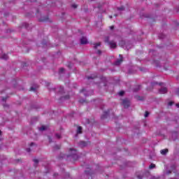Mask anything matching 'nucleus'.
<instances>
[{
    "label": "nucleus",
    "instance_id": "34",
    "mask_svg": "<svg viewBox=\"0 0 179 179\" xmlns=\"http://www.w3.org/2000/svg\"><path fill=\"white\" fill-rule=\"evenodd\" d=\"M139 70H140L141 72H145V69H144V68L140 67V68H139Z\"/></svg>",
    "mask_w": 179,
    "mask_h": 179
},
{
    "label": "nucleus",
    "instance_id": "52",
    "mask_svg": "<svg viewBox=\"0 0 179 179\" xmlns=\"http://www.w3.org/2000/svg\"><path fill=\"white\" fill-rule=\"evenodd\" d=\"M33 145H34V143H31V146H33Z\"/></svg>",
    "mask_w": 179,
    "mask_h": 179
},
{
    "label": "nucleus",
    "instance_id": "28",
    "mask_svg": "<svg viewBox=\"0 0 179 179\" xmlns=\"http://www.w3.org/2000/svg\"><path fill=\"white\" fill-rule=\"evenodd\" d=\"M64 71H65V69L62 68V69H59V73H63Z\"/></svg>",
    "mask_w": 179,
    "mask_h": 179
},
{
    "label": "nucleus",
    "instance_id": "54",
    "mask_svg": "<svg viewBox=\"0 0 179 179\" xmlns=\"http://www.w3.org/2000/svg\"><path fill=\"white\" fill-rule=\"evenodd\" d=\"M17 162H20V159H17Z\"/></svg>",
    "mask_w": 179,
    "mask_h": 179
},
{
    "label": "nucleus",
    "instance_id": "17",
    "mask_svg": "<svg viewBox=\"0 0 179 179\" xmlns=\"http://www.w3.org/2000/svg\"><path fill=\"white\" fill-rule=\"evenodd\" d=\"M77 134H82V127L80 126L78 127Z\"/></svg>",
    "mask_w": 179,
    "mask_h": 179
},
{
    "label": "nucleus",
    "instance_id": "56",
    "mask_svg": "<svg viewBox=\"0 0 179 179\" xmlns=\"http://www.w3.org/2000/svg\"><path fill=\"white\" fill-rule=\"evenodd\" d=\"M113 17V16H110V18L111 19Z\"/></svg>",
    "mask_w": 179,
    "mask_h": 179
},
{
    "label": "nucleus",
    "instance_id": "33",
    "mask_svg": "<svg viewBox=\"0 0 179 179\" xmlns=\"http://www.w3.org/2000/svg\"><path fill=\"white\" fill-rule=\"evenodd\" d=\"M151 85L152 86H155V85H158V83H157V82H152V83H151Z\"/></svg>",
    "mask_w": 179,
    "mask_h": 179
},
{
    "label": "nucleus",
    "instance_id": "37",
    "mask_svg": "<svg viewBox=\"0 0 179 179\" xmlns=\"http://www.w3.org/2000/svg\"><path fill=\"white\" fill-rule=\"evenodd\" d=\"M31 151V150L30 148H27V152L28 153H30Z\"/></svg>",
    "mask_w": 179,
    "mask_h": 179
},
{
    "label": "nucleus",
    "instance_id": "49",
    "mask_svg": "<svg viewBox=\"0 0 179 179\" xmlns=\"http://www.w3.org/2000/svg\"><path fill=\"white\" fill-rule=\"evenodd\" d=\"M56 149H59V147L58 145L55 146Z\"/></svg>",
    "mask_w": 179,
    "mask_h": 179
},
{
    "label": "nucleus",
    "instance_id": "13",
    "mask_svg": "<svg viewBox=\"0 0 179 179\" xmlns=\"http://www.w3.org/2000/svg\"><path fill=\"white\" fill-rule=\"evenodd\" d=\"M39 22H48V17H41L39 19Z\"/></svg>",
    "mask_w": 179,
    "mask_h": 179
},
{
    "label": "nucleus",
    "instance_id": "21",
    "mask_svg": "<svg viewBox=\"0 0 179 179\" xmlns=\"http://www.w3.org/2000/svg\"><path fill=\"white\" fill-rule=\"evenodd\" d=\"M55 138H57V139H61L62 136H61V134H55Z\"/></svg>",
    "mask_w": 179,
    "mask_h": 179
},
{
    "label": "nucleus",
    "instance_id": "48",
    "mask_svg": "<svg viewBox=\"0 0 179 179\" xmlns=\"http://www.w3.org/2000/svg\"><path fill=\"white\" fill-rule=\"evenodd\" d=\"M167 174H171V171H169L167 172Z\"/></svg>",
    "mask_w": 179,
    "mask_h": 179
},
{
    "label": "nucleus",
    "instance_id": "19",
    "mask_svg": "<svg viewBox=\"0 0 179 179\" xmlns=\"http://www.w3.org/2000/svg\"><path fill=\"white\" fill-rule=\"evenodd\" d=\"M22 27H24V29H28L29 27V24L27 22H24L22 24Z\"/></svg>",
    "mask_w": 179,
    "mask_h": 179
},
{
    "label": "nucleus",
    "instance_id": "24",
    "mask_svg": "<svg viewBox=\"0 0 179 179\" xmlns=\"http://www.w3.org/2000/svg\"><path fill=\"white\" fill-rule=\"evenodd\" d=\"M58 89H59V93H64V87H59Z\"/></svg>",
    "mask_w": 179,
    "mask_h": 179
},
{
    "label": "nucleus",
    "instance_id": "57",
    "mask_svg": "<svg viewBox=\"0 0 179 179\" xmlns=\"http://www.w3.org/2000/svg\"><path fill=\"white\" fill-rule=\"evenodd\" d=\"M91 1H94V0H91Z\"/></svg>",
    "mask_w": 179,
    "mask_h": 179
},
{
    "label": "nucleus",
    "instance_id": "51",
    "mask_svg": "<svg viewBox=\"0 0 179 179\" xmlns=\"http://www.w3.org/2000/svg\"><path fill=\"white\" fill-rule=\"evenodd\" d=\"M55 90V88H52L51 90Z\"/></svg>",
    "mask_w": 179,
    "mask_h": 179
},
{
    "label": "nucleus",
    "instance_id": "50",
    "mask_svg": "<svg viewBox=\"0 0 179 179\" xmlns=\"http://www.w3.org/2000/svg\"><path fill=\"white\" fill-rule=\"evenodd\" d=\"M176 107H178V108H179V103L176 104Z\"/></svg>",
    "mask_w": 179,
    "mask_h": 179
},
{
    "label": "nucleus",
    "instance_id": "10",
    "mask_svg": "<svg viewBox=\"0 0 179 179\" xmlns=\"http://www.w3.org/2000/svg\"><path fill=\"white\" fill-rule=\"evenodd\" d=\"M87 145V143L85 141H80L79 142V146H80V148H85V147H86Z\"/></svg>",
    "mask_w": 179,
    "mask_h": 179
},
{
    "label": "nucleus",
    "instance_id": "1",
    "mask_svg": "<svg viewBox=\"0 0 179 179\" xmlns=\"http://www.w3.org/2000/svg\"><path fill=\"white\" fill-rule=\"evenodd\" d=\"M67 157H72L73 160H78V152L73 148L69 149V155H67Z\"/></svg>",
    "mask_w": 179,
    "mask_h": 179
},
{
    "label": "nucleus",
    "instance_id": "45",
    "mask_svg": "<svg viewBox=\"0 0 179 179\" xmlns=\"http://www.w3.org/2000/svg\"><path fill=\"white\" fill-rule=\"evenodd\" d=\"M172 104H173V103L172 101L169 103V106H171Z\"/></svg>",
    "mask_w": 179,
    "mask_h": 179
},
{
    "label": "nucleus",
    "instance_id": "39",
    "mask_svg": "<svg viewBox=\"0 0 179 179\" xmlns=\"http://www.w3.org/2000/svg\"><path fill=\"white\" fill-rule=\"evenodd\" d=\"M64 99H69V95H66V96L64 97Z\"/></svg>",
    "mask_w": 179,
    "mask_h": 179
},
{
    "label": "nucleus",
    "instance_id": "40",
    "mask_svg": "<svg viewBox=\"0 0 179 179\" xmlns=\"http://www.w3.org/2000/svg\"><path fill=\"white\" fill-rule=\"evenodd\" d=\"M150 179H159V178H156V177L153 176Z\"/></svg>",
    "mask_w": 179,
    "mask_h": 179
},
{
    "label": "nucleus",
    "instance_id": "7",
    "mask_svg": "<svg viewBox=\"0 0 179 179\" xmlns=\"http://www.w3.org/2000/svg\"><path fill=\"white\" fill-rule=\"evenodd\" d=\"M80 44L85 45V44H87V38L85 36H83L80 40Z\"/></svg>",
    "mask_w": 179,
    "mask_h": 179
},
{
    "label": "nucleus",
    "instance_id": "46",
    "mask_svg": "<svg viewBox=\"0 0 179 179\" xmlns=\"http://www.w3.org/2000/svg\"><path fill=\"white\" fill-rule=\"evenodd\" d=\"M80 103H85V100H80Z\"/></svg>",
    "mask_w": 179,
    "mask_h": 179
},
{
    "label": "nucleus",
    "instance_id": "30",
    "mask_svg": "<svg viewBox=\"0 0 179 179\" xmlns=\"http://www.w3.org/2000/svg\"><path fill=\"white\" fill-rule=\"evenodd\" d=\"M72 8H73V9H76V8H78V5L76 4H72Z\"/></svg>",
    "mask_w": 179,
    "mask_h": 179
},
{
    "label": "nucleus",
    "instance_id": "53",
    "mask_svg": "<svg viewBox=\"0 0 179 179\" xmlns=\"http://www.w3.org/2000/svg\"><path fill=\"white\" fill-rule=\"evenodd\" d=\"M1 134H2V131L0 130V135H1Z\"/></svg>",
    "mask_w": 179,
    "mask_h": 179
},
{
    "label": "nucleus",
    "instance_id": "16",
    "mask_svg": "<svg viewBox=\"0 0 179 179\" xmlns=\"http://www.w3.org/2000/svg\"><path fill=\"white\" fill-rule=\"evenodd\" d=\"M97 78V75H93L87 77L88 80H90V79H96Z\"/></svg>",
    "mask_w": 179,
    "mask_h": 179
},
{
    "label": "nucleus",
    "instance_id": "4",
    "mask_svg": "<svg viewBox=\"0 0 179 179\" xmlns=\"http://www.w3.org/2000/svg\"><path fill=\"white\" fill-rule=\"evenodd\" d=\"M119 57H120V59H117L115 62V65H116L117 66H118L119 65H121V64H122V62L124 61V58L122 57V55H120Z\"/></svg>",
    "mask_w": 179,
    "mask_h": 179
},
{
    "label": "nucleus",
    "instance_id": "2",
    "mask_svg": "<svg viewBox=\"0 0 179 179\" xmlns=\"http://www.w3.org/2000/svg\"><path fill=\"white\" fill-rule=\"evenodd\" d=\"M120 45L123 48H124V50H129L133 47L132 43H131V42H127V43H125V42L122 41L120 43Z\"/></svg>",
    "mask_w": 179,
    "mask_h": 179
},
{
    "label": "nucleus",
    "instance_id": "47",
    "mask_svg": "<svg viewBox=\"0 0 179 179\" xmlns=\"http://www.w3.org/2000/svg\"><path fill=\"white\" fill-rule=\"evenodd\" d=\"M137 177L138 179H142V176H138Z\"/></svg>",
    "mask_w": 179,
    "mask_h": 179
},
{
    "label": "nucleus",
    "instance_id": "32",
    "mask_svg": "<svg viewBox=\"0 0 179 179\" xmlns=\"http://www.w3.org/2000/svg\"><path fill=\"white\" fill-rule=\"evenodd\" d=\"M124 91H121L119 92V96H124Z\"/></svg>",
    "mask_w": 179,
    "mask_h": 179
},
{
    "label": "nucleus",
    "instance_id": "38",
    "mask_svg": "<svg viewBox=\"0 0 179 179\" xmlns=\"http://www.w3.org/2000/svg\"><path fill=\"white\" fill-rule=\"evenodd\" d=\"M68 67L69 68H72V63H69V65H68Z\"/></svg>",
    "mask_w": 179,
    "mask_h": 179
},
{
    "label": "nucleus",
    "instance_id": "3",
    "mask_svg": "<svg viewBox=\"0 0 179 179\" xmlns=\"http://www.w3.org/2000/svg\"><path fill=\"white\" fill-rule=\"evenodd\" d=\"M80 93H84V96H85V97H87V96H92V94H93L94 93V91L91 90L90 91L86 92V90L83 89L80 90Z\"/></svg>",
    "mask_w": 179,
    "mask_h": 179
},
{
    "label": "nucleus",
    "instance_id": "55",
    "mask_svg": "<svg viewBox=\"0 0 179 179\" xmlns=\"http://www.w3.org/2000/svg\"><path fill=\"white\" fill-rule=\"evenodd\" d=\"M114 16H117V14H115Z\"/></svg>",
    "mask_w": 179,
    "mask_h": 179
},
{
    "label": "nucleus",
    "instance_id": "42",
    "mask_svg": "<svg viewBox=\"0 0 179 179\" xmlns=\"http://www.w3.org/2000/svg\"><path fill=\"white\" fill-rule=\"evenodd\" d=\"M42 44H43V45H47V43H45V42H43Z\"/></svg>",
    "mask_w": 179,
    "mask_h": 179
},
{
    "label": "nucleus",
    "instance_id": "36",
    "mask_svg": "<svg viewBox=\"0 0 179 179\" xmlns=\"http://www.w3.org/2000/svg\"><path fill=\"white\" fill-rule=\"evenodd\" d=\"M137 99L138 100H143V98L142 96H137Z\"/></svg>",
    "mask_w": 179,
    "mask_h": 179
},
{
    "label": "nucleus",
    "instance_id": "12",
    "mask_svg": "<svg viewBox=\"0 0 179 179\" xmlns=\"http://www.w3.org/2000/svg\"><path fill=\"white\" fill-rule=\"evenodd\" d=\"M1 59L6 60L9 59V57L8 56V55L3 54L1 55Z\"/></svg>",
    "mask_w": 179,
    "mask_h": 179
},
{
    "label": "nucleus",
    "instance_id": "18",
    "mask_svg": "<svg viewBox=\"0 0 179 179\" xmlns=\"http://www.w3.org/2000/svg\"><path fill=\"white\" fill-rule=\"evenodd\" d=\"M117 10H119V12H122L125 10V8L124 6L119 7L117 8Z\"/></svg>",
    "mask_w": 179,
    "mask_h": 179
},
{
    "label": "nucleus",
    "instance_id": "25",
    "mask_svg": "<svg viewBox=\"0 0 179 179\" xmlns=\"http://www.w3.org/2000/svg\"><path fill=\"white\" fill-rule=\"evenodd\" d=\"M30 90H31V92H36V90H37V87H31Z\"/></svg>",
    "mask_w": 179,
    "mask_h": 179
},
{
    "label": "nucleus",
    "instance_id": "15",
    "mask_svg": "<svg viewBox=\"0 0 179 179\" xmlns=\"http://www.w3.org/2000/svg\"><path fill=\"white\" fill-rule=\"evenodd\" d=\"M104 41L105 43H107V44H110V43L111 42L110 41V37L108 36L105 37Z\"/></svg>",
    "mask_w": 179,
    "mask_h": 179
},
{
    "label": "nucleus",
    "instance_id": "44",
    "mask_svg": "<svg viewBox=\"0 0 179 179\" xmlns=\"http://www.w3.org/2000/svg\"><path fill=\"white\" fill-rule=\"evenodd\" d=\"M176 94H178V96H179V88L177 90Z\"/></svg>",
    "mask_w": 179,
    "mask_h": 179
},
{
    "label": "nucleus",
    "instance_id": "9",
    "mask_svg": "<svg viewBox=\"0 0 179 179\" xmlns=\"http://www.w3.org/2000/svg\"><path fill=\"white\" fill-rule=\"evenodd\" d=\"M108 114H110V110L104 112V113L101 117V120H104V118H107V117H108Z\"/></svg>",
    "mask_w": 179,
    "mask_h": 179
},
{
    "label": "nucleus",
    "instance_id": "35",
    "mask_svg": "<svg viewBox=\"0 0 179 179\" xmlns=\"http://www.w3.org/2000/svg\"><path fill=\"white\" fill-rule=\"evenodd\" d=\"M96 54H98V55H101V50H98L96 52Z\"/></svg>",
    "mask_w": 179,
    "mask_h": 179
},
{
    "label": "nucleus",
    "instance_id": "31",
    "mask_svg": "<svg viewBox=\"0 0 179 179\" xmlns=\"http://www.w3.org/2000/svg\"><path fill=\"white\" fill-rule=\"evenodd\" d=\"M8 100V96H5L2 98V101H6Z\"/></svg>",
    "mask_w": 179,
    "mask_h": 179
},
{
    "label": "nucleus",
    "instance_id": "23",
    "mask_svg": "<svg viewBox=\"0 0 179 179\" xmlns=\"http://www.w3.org/2000/svg\"><path fill=\"white\" fill-rule=\"evenodd\" d=\"M45 129H47V127L45 126H42L39 128V130L41 131H45Z\"/></svg>",
    "mask_w": 179,
    "mask_h": 179
},
{
    "label": "nucleus",
    "instance_id": "27",
    "mask_svg": "<svg viewBox=\"0 0 179 179\" xmlns=\"http://www.w3.org/2000/svg\"><path fill=\"white\" fill-rule=\"evenodd\" d=\"M48 138L49 143H52V138H51V136H48Z\"/></svg>",
    "mask_w": 179,
    "mask_h": 179
},
{
    "label": "nucleus",
    "instance_id": "43",
    "mask_svg": "<svg viewBox=\"0 0 179 179\" xmlns=\"http://www.w3.org/2000/svg\"><path fill=\"white\" fill-rule=\"evenodd\" d=\"M159 86H163V85H164V83H159Z\"/></svg>",
    "mask_w": 179,
    "mask_h": 179
},
{
    "label": "nucleus",
    "instance_id": "5",
    "mask_svg": "<svg viewBox=\"0 0 179 179\" xmlns=\"http://www.w3.org/2000/svg\"><path fill=\"white\" fill-rule=\"evenodd\" d=\"M129 100L125 99L122 100V105L124 106V108H128L129 107Z\"/></svg>",
    "mask_w": 179,
    "mask_h": 179
},
{
    "label": "nucleus",
    "instance_id": "41",
    "mask_svg": "<svg viewBox=\"0 0 179 179\" xmlns=\"http://www.w3.org/2000/svg\"><path fill=\"white\" fill-rule=\"evenodd\" d=\"M110 30H113V29H114V26H111V27H110Z\"/></svg>",
    "mask_w": 179,
    "mask_h": 179
},
{
    "label": "nucleus",
    "instance_id": "20",
    "mask_svg": "<svg viewBox=\"0 0 179 179\" xmlns=\"http://www.w3.org/2000/svg\"><path fill=\"white\" fill-rule=\"evenodd\" d=\"M138 90H141V85H138L134 89V92H138Z\"/></svg>",
    "mask_w": 179,
    "mask_h": 179
},
{
    "label": "nucleus",
    "instance_id": "14",
    "mask_svg": "<svg viewBox=\"0 0 179 179\" xmlns=\"http://www.w3.org/2000/svg\"><path fill=\"white\" fill-rule=\"evenodd\" d=\"M33 162L34 163V167H37V165L38 164V162H39L38 159H33Z\"/></svg>",
    "mask_w": 179,
    "mask_h": 179
},
{
    "label": "nucleus",
    "instance_id": "29",
    "mask_svg": "<svg viewBox=\"0 0 179 179\" xmlns=\"http://www.w3.org/2000/svg\"><path fill=\"white\" fill-rule=\"evenodd\" d=\"M144 117L147 118V117H149V113L148 111H145V113L144 115Z\"/></svg>",
    "mask_w": 179,
    "mask_h": 179
},
{
    "label": "nucleus",
    "instance_id": "26",
    "mask_svg": "<svg viewBox=\"0 0 179 179\" xmlns=\"http://www.w3.org/2000/svg\"><path fill=\"white\" fill-rule=\"evenodd\" d=\"M156 167V165L155 164H151L149 166V169H155Z\"/></svg>",
    "mask_w": 179,
    "mask_h": 179
},
{
    "label": "nucleus",
    "instance_id": "6",
    "mask_svg": "<svg viewBox=\"0 0 179 179\" xmlns=\"http://www.w3.org/2000/svg\"><path fill=\"white\" fill-rule=\"evenodd\" d=\"M159 92L161 94H166V93H167V87H163L161 89L159 90Z\"/></svg>",
    "mask_w": 179,
    "mask_h": 179
},
{
    "label": "nucleus",
    "instance_id": "8",
    "mask_svg": "<svg viewBox=\"0 0 179 179\" xmlns=\"http://www.w3.org/2000/svg\"><path fill=\"white\" fill-rule=\"evenodd\" d=\"M108 45H110V48H117V43H115L114 41H110L108 43Z\"/></svg>",
    "mask_w": 179,
    "mask_h": 179
},
{
    "label": "nucleus",
    "instance_id": "11",
    "mask_svg": "<svg viewBox=\"0 0 179 179\" xmlns=\"http://www.w3.org/2000/svg\"><path fill=\"white\" fill-rule=\"evenodd\" d=\"M161 155H163L165 156V155H167L169 153V149H164L160 151Z\"/></svg>",
    "mask_w": 179,
    "mask_h": 179
},
{
    "label": "nucleus",
    "instance_id": "22",
    "mask_svg": "<svg viewBox=\"0 0 179 179\" xmlns=\"http://www.w3.org/2000/svg\"><path fill=\"white\" fill-rule=\"evenodd\" d=\"M101 44L100 43L94 44V48L96 50L97 47H100Z\"/></svg>",
    "mask_w": 179,
    "mask_h": 179
}]
</instances>
